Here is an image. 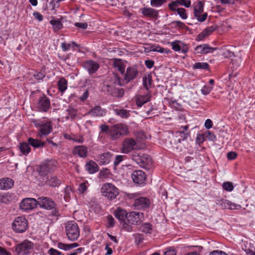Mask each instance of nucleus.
<instances>
[{"mask_svg":"<svg viewBox=\"0 0 255 255\" xmlns=\"http://www.w3.org/2000/svg\"><path fill=\"white\" fill-rule=\"evenodd\" d=\"M54 31H57L63 28V24L59 19H53L50 21Z\"/></svg>","mask_w":255,"mask_h":255,"instance_id":"obj_38","label":"nucleus"},{"mask_svg":"<svg viewBox=\"0 0 255 255\" xmlns=\"http://www.w3.org/2000/svg\"><path fill=\"white\" fill-rule=\"evenodd\" d=\"M193 69L208 70L209 65L206 62H197L193 65Z\"/></svg>","mask_w":255,"mask_h":255,"instance_id":"obj_40","label":"nucleus"},{"mask_svg":"<svg viewBox=\"0 0 255 255\" xmlns=\"http://www.w3.org/2000/svg\"><path fill=\"white\" fill-rule=\"evenodd\" d=\"M79 244L77 243H74L71 244H66L62 243H58L57 247L61 250H64L65 251H70V250L78 247Z\"/></svg>","mask_w":255,"mask_h":255,"instance_id":"obj_29","label":"nucleus"},{"mask_svg":"<svg viewBox=\"0 0 255 255\" xmlns=\"http://www.w3.org/2000/svg\"><path fill=\"white\" fill-rule=\"evenodd\" d=\"M150 96L149 94L145 95H139L137 97L136 103L138 106L141 107L144 104L150 100Z\"/></svg>","mask_w":255,"mask_h":255,"instance_id":"obj_30","label":"nucleus"},{"mask_svg":"<svg viewBox=\"0 0 255 255\" xmlns=\"http://www.w3.org/2000/svg\"><path fill=\"white\" fill-rule=\"evenodd\" d=\"M80 45L76 43L75 42L72 41L70 43H67L66 42H63L61 44V48L63 51H66L69 50L70 48L73 49V50H75V47L77 48H79Z\"/></svg>","mask_w":255,"mask_h":255,"instance_id":"obj_32","label":"nucleus"},{"mask_svg":"<svg viewBox=\"0 0 255 255\" xmlns=\"http://www.w3.org/2000/svg\"><path fill=\"white\" fill-rule=\"evenodd\" d=\"M32 122L38 128V132L40 136L47 135L53 130L52 122L50 121L44 122L34 120Z\"/></svg>","mask_w":255,"mask_h":255,"instance_id":"obj_5","label":"nucleus"},{"mask_svg":"<svg viewBox=\"0 0 255 255\" xmlns=\"http://www.w3.org/2000/svg\"><path fill=\"white\" fill-rule=\"evenodd\" d=\"M179 5L184 6L186 7H189L191 5L190 0H175L172 1L168 4V7L172 11H175L176 7Z\"/></svg>","mask_w":255,"mask_h":255,"instance_id":"obj_20","label":"nucleus"},{"mask_svg":"<svg viewBox=\"0 0 255 255\" xmlns=\"http://www.w3.org/2000/svg\"><path fill=\"white\" fill-rule=\"evenodd\" d=\"M144 219V214L139 212L132 211L127 216V221L129 224L137 225L141 223Z\"/></svg>","mask_w":255,"mask_h":255,"instance_id":"obj_12","label":"nucleus"},{"mask_svg":"<svg viewBox=\"0 0 255 255\" xmlns=\"http://www.w3.org/2000/svg\"><path fill=\"white\" fill-rule=\"evenodd\" d=\"M203 135L211 141H214L216 138V135L212 132L209 130L206 131Z\"/></svg>","mask_w":255,"mask_h":255,"instance_id":"obj_46","label":"nucleus"},{"mask_svg":"<svg viewBox=\"0 0 255 255\" xmlns=\"http://www.w3.org/2000/svg\"><path fill=\"white\" fill-rule=\"evenodd\" d=\"M37 206V201L34 198H27L23 199L19 205L20 209L23 211L31 210Z\"/></svg>","mask_w":255,"mask_h":255,"instance_id":"obj_13","label":"nucleus"},{"mask_svg":"<svg viewBox=\"0 0 255 255\" xmlns=\"http://www.w3.org/2000/svg\"><path fill=\"white\" fill-rule=\"evenodd\" d=\"M33 249V244L26 240L18 244L15 247V252L18 255L29 254Z\"/></svg>","mask_w":255,"mask_h":255,"instance_id":"obj_11","label":"nucleus"},{"mask_svg":"<svg viewBox=\"0 0 255 255\" xmlns=\"http://www.w3.org/2000/svg\"><path fill=\"white\" fill-rule=\"evenodd\" d=\"M234 53L232 52V51H231L230 50H228V49H225L224 50V52L223 53V55L225 57V58H229V57H232L233 56H234Z\"/></svg>","mask_w":255,"mask_h":255,"instance_id":"obj_56","label":"nucleus"},{"mask_svg":"<svg viewBox=\"0 0 255 255\" xmlns=\"http://www.w3.org/2000/svg\"><path fill=\"white\" fill-rule=\"evenodd\" d=\"M213 89L212 86L205 85L201 89V92L203 95H207L210 93Z\"/></svg>","mask_w":255,"mask_h":255,"instance_id":"obj_49","label":"nucleus"},{"mask_svg":"<svg viewBox=\"0 0 255 255\" xmlns=\"http://www.w3.org/2000/svg\"><path fill=\"white\" fill-rule=\"evenodd\" d=\"M229 209L231 210L233 209H240L241 208V205L235 204L234 203H232L230 201H229Z\"/></svg>","mask_w":255,"mask_h":255,"instance_id":"obj_55","label":"nucleus"},{"mask_svg":"<svg viewBox=\"0 0 255 255\" xmlns=\"http://www.w3.org/2000/svg\"><path fill=\"white\" fill-rule=\"evenodd\" d=\"M237 156V154L234 151H230L227 154V158L229 160L235 159Z\"/></svg>","mask_w":255,"mask_h":255,"instance_id":"obj_61","label":"nucleus"},{"mask_svg":"<svg viewBox=\"0 0 255 255\" xmlns=\"http://www.w3.org/2000/svg\"><path fill=\"white\" fill-rule=\"evenodd\" d=\"M150 201L149 199L145 197H139L134 201L133 206L138 210L144 209L149 207Z\"/></svg>","mask_w":255,"mask_h":255,"instance_id":"obj_18","label":"nucleus"},{"mask_svg":"<svg viewBox=\"0 0 255 255\" xmlns=\"http://www.w3.org/2000/svg\"><path fill=\"white\" fill-rule=\"evenodd\" d=\"M176 252L174 249H169L164 252V255H176Z\"/></svg>","mask_w":255,"mask_h":255,"instance_id":"obj_64","label":"nucleus"},{"mask_svg":"<svg viewBox=\"0 0 255 255\" xmlns=\"http://www.w3.org/2000/svg\"><path fill=\"white\" fill-rule=\"evenodd\" d=\"M129 133L128 127L126 124L118 123L110 127L109 138L111 140H116Z\"/></svg>","mask_w":255,"mask_h":255,"instance_id":"obj_2","label":"nucleus"},{"mask_svg":"<svg viewBox=\"0 0 255 255\" xmlns=\"http://www.w3.org/2000/svg\"><path fill=\"white\" fill-rule=\"evenodd\" d=\"M132 159L142 168L148 169L152 164V159L147 154H143L140 155L138 154H133Z\"/></svg>","mask_w":255,"mask_h":255,"instance_id":"obj_7","label":"nucleus"},{"mask_svg":"<svg viewBox=\"0 0 255 255\" xmlns=\"http://www.w3.org/2000/svg\"><path fill=\"white\" fill-rule=\"evenodd\" d=\"M37 201V205L47 210H52L55 207L54 202L50 198L42 196L38 198Z\"/></svg>","mask_w":255,"mask_h":255,"instance_id":"obj_15","label":"nucleus"},{"mask_svg":"<svg viewBox=\"0 0 255 255\" xmlns=\"http://www.w3.org/2000/svg\"><path fill=\"white\" fill-rule=\"evenodd\" d=\"M114 66L122 74L125 72V66L121 59H115L114 61Z\"/></svg>","mask_w":255,"mask_h":255,"instance_id":"obj_33","label":"nucleus"},{"mask_svg":"<svg viewBox=\"0 0 255 255\" xmlns=\"http://www.w3.org/2000/svg\"><path fill=\"white\" fill-rule=\"evenodd\" d=\"M172 23L175 26L181 29H185L186 28L185 24L183 22L179 20L173 21Z\"/></svg>","mask_w":255,"mask_h":255,"instance_id":"obj_52","label":"nucleus"},{"mask_svg":"<svg viewBox=\"0 0 255 255\" xmlns=\"http://www.w3.org/2000/svg\"><path fill=\"white\" fill-rule=\"evenodd\" d=\"M136 144V141L132 138H126L122 144V152L127 154L133 150Z\"/></svg>","mask_w":255,"mask_h":255,"instance_id":"obj_16","label":"nucleus"},{"mask_svg":"<svg viewBox=\"0 0 255 255\" xmlns=\"http://www.w3.org/2000/svg\"><path fill=\"white\" fill-rule=\"evenodd\" d=\"M103 196L110 200H114L119 195V189L113 184L106 183L103 185L101 189Z\"/></svg>","mask_w":255,"mask_h":255,"instance_id":"obj_3","label":"nucleus"},{"mask_svg":"<svg viewBox=\"0 0 255 255\" xmlns=\"http://www.w3.org/2000/svg\"><path fill=\"white\" fill-rule=\"evenodd\" d=\"M65 231L68 239L71 241H76L80 235V231L78 225L74 221L67 222L65 224Z\"/></svg>","mask_w":255,"mask_h":255,"instance_id":"obj_4","label":"nucleus"},{"mask_svg":"<svg viewBox=\"0 0 255 255\" xmlns=\"http://www.w3.org/2000/svg\"><path fill=\"white\" fill-rule=\"evenodd\" d=\"M166 2V0H150V5L153 7H158Z\"/></svg>","mask_w":255,"mask_h":255,"instance_id":"obj_45","label":"nucleus"},{"mask_svg":"<svg viewBox=\"0 0 255 255\" xmlns=\"http://www.w3.org/2000/svg\"><path fill=\"white\" fill-rule=\"evenodd\" d=\"M133 181L136 184L141 185L144 183L146 179L145 173L142 170H135L131 174Z\"/></svg>","mask_w":255,"mask_h":255,"instance_id":"obj_17","label":"nucleus"},{"mask_svg":"<svg viewBox=\"0 0 255 255\" xmlns=\"http://www.w3.org/2000/svg\"><path fill=\"white\" fill-rule=\"evenodd\" d=\"M66 112L67 113V115L66 117V119H69L70 118L71 119H74L77 115V110L74 109L72 107H69L66 110Z\"/></svg>","mask_w":255,"mask_h":255,"instance_id":"obj_41","label":"nucleus"},{"mask_svg":"<svg viewBox=\"0 0 255 255\" xmlns=\"http://www.w3.org/2000/svg\"><path fill=\"white\" fill-rule=\"evenodd\" d=\"M70 139L78 143H83L84 142V138L82 136H74L70 138Z\"/></svg>","mask_w":255,"mask_h":255,"instance_id":"obj_58","label":"nucleus"},{"mask_svg":"<svg viewBox=\"0 0 255 255\" xmlns=\"http://www.w3.org/2000/svg\"><path fill=\"white\" fill-rule=\"evenodd\" d=\"M108 225V228H111L114 226L115 224V220L114 218L111 215L107 217Z\"/></svg>","mask_w":255,"mask_h":255,"instance_id":"obj_51","label":"nucleus"},{"mask_svg":"<svg viewBox=\"0 0 255 255\" xmlns=\"http://www.w3.org/2000/svg\"><path fill=\"white\" fill-rule=\"evenodd\" d=\"M85 167L86 170L90 174L94 173L99 170V167L97 164L92 160L87 162Z\"/></svg>","mask_w":255,"mask_h":255,"instance_id":"obj_28","label":"nucleus"},{"mask_svg":"<svg viewBox=\"0 0 255 255\" xmlns=\"http://www.w3.org/2000/svg\"><path fill=\"white\" fill-rule=\"evenodd\" d=\"M128 214V213H127L126 210L118 208L115 213V216L117 219L122 221L124 220L125 218L127 219Z\"/></svg>","mask_w":255,"mask_h":255,"instance_id":"obj_37","label":"nucleus"},{"mask_svg":"<svg viewBox=\"0 0 255 255\" xmlns=\"http://www.w3.org/2000/svg\"><path fill=\"white\" fill-rule=\"evenodd\" d=\"M74 25L80 28H82L83 29H85L88 27V24L86 22L84 23H80V22H76Z\"/></svg>","mask_w":255,"mask_h":255,"instance_id":"obj_60","label":"nucleus"},{"mask_svg":"<svg viewBox=\"0 0 255 255\" xmlns=\"http://www.w3.org/2000/svg\"><path fill=\"white\" fill-rule=\"evenodd\" d=\"M177 14L180 17L183 19H186L187 18V15L186 13V10L184 8H178L176 7Z\"/></svg>","mask_w":255,"mask_h":255,"instance_id":"obj_43","label":"nucleus"},{"mask_svg":"<svg viewBox=\"0 0 255 255\" xmlns=\"http://www.w3.org/2000/svg\"><path fill=\"white\" fill-rule=\"evenodd\" d=\"M33 15L34 17H35V18H36L39 21H42L43 19V16H42V15L38 12H36V11L34 12Z\"/></svg>","mask_w":255,"mask_h":255,"instance_id":"obj_62","label":"nucleus"},{"mask_svg":"<svg viewBox=\"0 0 255 255\" xmlns=\"http://www.w3.org/2000/svg\"><path fill=\"white\" fill-rule=\"evenodd\" d=\"M122 81L117 74H113L112 77H107L103 83L102 91L105 94L114 97L122 98L124 96L125 91L122 88H117L116 86H121Z\"/></svg>","mask_w":255,"mask_h":255,"instance_id":"obj_1","label":"nucleus"},{"mask_svg":"<svg viewBox=\"0 0 255 255\" xmlns=\"http://www.w3.org/2000/svg\"><path fill=\"white\" fill-rule=\"evenodd\" d=\"M209 255H228L225 252L219 251H213L210 253Z\"/></svg>","mask_w":255,"mask_h":255,"instance_id":"obj_63","label":"nucleus"},{"mask_svg":"<svg viewBox=\"0 0 255 255\" xmlns=\"http://www.w3.org/2000/svg\"><path fill=\"white\" fill-rule=\"evenodd\" d=\"M48 253L49 255H61L62 254L61 252L53 248L50 249L48 251Z\"/></svg>","mask_w":255,"mask_h":255,"instance_id":"obj_57","label":"nucleus"},{"mask_svg":"<svg viewBox=\"0 0 255 255\" xmlns=\"http://www.w3.org/2000/svg\"><path fill=\"white\" fill-rule=\"evenodd\" d=\"M74 155H77L80 157L85 158L87 156L88 150L84 145L76 146L73 151Z\"/></svg>","mask_w":255,"mask_h":255,"instance_id":"obj_24","label":"nucleus"},{"mask_svg":"<svg viewBox=\"0 0 255 255\" xmlns=\"http://www.w3.org/2000/svg\"><path fill=\"white\" fill-rule=\"evenodd\" d=\"M140 231L145 233H150L152 231V225L149 223H144L139 228Z\"/></svg>","mask_w":255,"mask_h":255,"instance_id":"obj_42","label":"nucleus"},{"mask_svg":"<svg viewBox=\"0 0 255 255\" xmlns=\"http://www.w3.org/2000/svg\"><path fill=\"white\" fill-rule=\"evenodd\" d=\"M223 188L227 191H232L234 189L233 183L231 182H226L222 184Z\"/></svg>","mask_w":255,"mask_h":255,"instance_id":"obj_47","label":"nucleus"},{"mask_svg":"<svg viewBox=\"0 0 255 255\" xmlns=\"http://www.w3.org/2000/svg\"><path fill=\"white\" fill-rule=\"evenodd\" d=\"M36 108L41 112H47L50 108V101L45 95L40 97L37 103Z\"/></svg>","mask_w":255,"mask_h":255,"instance_id":"obj_14","label":"nucleus"},{"mask_svg":"<svg viewBox=\"0 0 255 255\" xmlns=\"http://www.w3.org/2000/svg\"><path fill=\"white\" fill-rule=\"evenodd\" d=\"M152 80L150 78H143V85L146 90L148 89L151 85Z\"/></svg>","mask_w":255,"mask_h":255,"instance_id":"obj_48","label":"nucleus"},{"mask_svg":"<svg viewBox=\"0 0 255 255\" xmlns=\"http://www.w3.org/2000/svg\"><path fill=\"white\" fill-rule=\"evenodd\" d=\"M55 167L54 162L52 160H46L39 166L37 171L40 176H46L54 170Z\"/></svg>","mask_w":255,"mask_h":255,"instance_id":"obj_10","label":"nucleus"},{"mask_svg":"<svg viewBox=\"0 0 255 255\" xmlns=\"http://www.w3.org/2000/svg\"><path fill=\"white\" fill-rule=\"evenodd\" d=\"M87 190V186L85 182L80 184L78 191L80 193H83Z\"/></svg>","mask_w":255,"mask_h":255,"instance_id":"obj_59","label":"nucleus"},{"mask_svg":"<svg viewBox=\"0 0 255 255\" xmlns=\"http://www.w3.org/2000/svg\"><path fill=\"white\" fill-rule=\"evenodd\" d=\"M189 126L186 125L181 127L180 130L174 132L173 135V142L174 144L181 143L190 136V133L187 132Z\"/></svg>","mask_w":255,"mask_h":255,"instance_id":"obj_8","label":"nucleus"},{"mask_svg":"<svg viewBox=\"0 0 255 255\" xmlns=\"http://www.w3.org/2000/svg\"><path fill=\"white\" fill-rule=\"evenodd\" d=\"M217 48L210 47L209 45L206 44L197 46L195 48V50L197 52V53L202 54L212 53Z\"/></svg>","mask_w":255,"mask_h":255,"instance_id":"obj_25","label":"nucleus"},{"mask_svg":"<svg viewBox=\"0 0 255 255\" xmlns=\"http://www.w3.org/2000/svg\"><path fill=\"white\" fill-rule=\"evenodd\" d=\"M13 181L9 178H2L0 179V189L7 190L13 186Z\"/></svg>","mask_w":255,"mask_h":255,"instance_id":"obj_26","label":"nucleus"},{"mask_svg":"<svg viewBox=\"0 0 255 255\" xmlns=\"http://www.w3.org/2000/svg\"><path fill=\"white\" fill-rule=\"evenodd\" d=\"M47 184L53 187H58L61 184V181L56 176H51L47 180Z\"/></svg>","mask_w":255,"mask_h":255,"instance_id":"obj_36","label":"nucleus"},{"mask_svg":"<svg viewBox=\"0 0 255 255\" xmlns=\"http://www.w3.org/2000/svg\"><path fill=\"white\" fill-rule=\"evenodd\" d=\"M28 227V222L23 216L16 217L12 224V228L17 233H22L26 231Z\"/></svg>","mask_w":255,"mask_h":255,"instance_id":"obj_6","label":"nucleus"},{"mask_svg":"<svg viewBox=\"0 0 255 255\" xmlns=\"http://www.w3.org/2000/svg\"><path fill=\"white\" fill-rule=\"evenodd\" d=\"M138 71L135 67H128L127 68L126 72L124 75V80L127 83L129 82L137 77Z\"/></svg>","mask_w":255,"mask_h":255,"instance_id":"obj_19","label":"nucleus"},{"mask_svg":"<svg viewBox=\"0 0 255 255\" xmlns=\"http://www.w3.org/2000/svg\"><path fill=\"white\" fill-rule=\"evenodd\" d=\"M114 112L117 115L123 119H127L130 116L129 111L124 109H114Z\"/></svg>","mask_w":255,"mask_h":255,"instance_id":"obj_35","label":"nucleus"},{"mask_svg":"<svg viewBox=\"0 0 255 255\" xmlns=\"http://www.w3.org/2000/svg\"><path fill=\"white\" fill-rule=\"evenodd\" d=\"M27 142L29 145L34 148L42 147L44 146V143L43 141L31 137L28 139Z\"/></svg>","mask_w":255,"mask_h":255,"instance_id":"obj_31","label":"nucleus"},{"mask_svg":"<svg viewBox=\"0 0 255 255\" xmlns=\"http://www.w3.org/2000/svg\"><path fill=\"white\" fill-rule=\"evenodd\" d=\"M182 42L179 41H175L171 43L172 48L175 51H179L181 49Z\"/></svg>","mask_w":255,"mask_h":255,"instance_id":"obj_44","label":"nucleus"},{"mask_svg":"<svg viewBox=\"0 0 255 255\" xmlns=\"http://www.w3.org/2000/svg\"><path fill=\"white\" fill-rule=\"evenodd\" d=\"M19 149L22 154L24 155H27L31 150L29 143L26 142L20 143L19 145Z\"/></svg>","mask_w":255,"mask_h":255,"instance_id":"obj_34","label":"nucleus"},{"mask_svg":"<svg viewBox=\"0 0 255 255\" xmlns=\"http://www.w3.org/2000/svg\"><path fill=\"white\" fill-rule=\"evenodd\" d=\"M106 110L101 108L99 106H95L88 113L89 115L92 116L102 117L106 115Z\"/></svg>","mask_w":255,"mask_h":255,"instance_id":"obj_27","label":"nucleus"},{"mask_svg":"<svg viewBox=\"0 0 255 255\" xmlns=\"http://www.w3.org/2000/svg\"><path fill=\"white\" fill-rule=\"evenodd\" d=\"M123 229L127 232H131L132 231V226L128 224L125 221L122 223Z\"/></svg>","mask_w":255,"mask_h":255,"instance_id":"obj_54","label":"nucleus"},{"mask_svg":"<svg viewBox=\"0 0 255 255\" xmlns=\"http://www.w3.org/2000/svg\"><path fill=\"white\" fill-rule=\"evenodd\" d=\"M112 155L109 152H105L98 155L96 160L101 165L107 164L110 162Z\"/></svg>","mask_w":255,"mask_h":255,"instance_id":"obj_23","label":"nucleus"},{"mask_svg":"<svg viewBox=\"0 0 255 255\" xmlns=\"http://www.w3.org/2000/svg\"><path fill=\"white\" fill-rule=\"evenodd\" d=\"M45 76V74L43 72H38L33 75V77L38 82L42 80Z\"/></svg>","mask_w":255,"mask_h":255,"instance_id":"obj_53","label":"nucleus"},{"mask_svg":"<svg viewBox=\"0 0 255 255\" xmlns=\"http://www.w3.org/2000/svg\"><path fill=\"white\" fill-rule=\"evenodd\" d=\"M59 90L63 93L67 88V81L64 78H61L57 83Z\"/></svg>","mask_w":255,"mask_h":255,"instance_id":"obj_39","label":"nucleus"},{"mask_svg":"<svg viewBox=\"0 0 255 255\" xmlns=\"http://www.w3.org/2000/svg\"><path fill=\"white\" fill-rule=\"evenodd\" d=\"M217 28L216 25H212L207 27L203 31L208 36L210 35Z\"/></svg>","mask_w":255,"mask_h":255,"instance_id":"obj_50","label":"nucleus"},{"mask_svg":"<svg viewBox=\"0 0 255 255\" xmlns=\"http://www.w3.org/2000/svg\"><path fill=\"white\" fill-rule=\"evenodd\" d=\"M203 11L204 3L201 1H199L194 8V15L199 22H204L207 19L208 13L207 12L203 13Z\"/></svg>","mask_w":255,"mask_h":255,"instance_id":"obj_9","label":"nucleus"},{"mask_svg":"<svg viewBox=\"0 0 255 255\" xmlns=\"http://www.w3.org/2000/svg\"><path fill=\"white\" fill-rule=\"evenodd\" d=\"M141 13L145 17L156 19L158 11L151 7H143L140 9Z\"/></svg>","mask_w":255,"mask_h":255,"instance_id":"obj_22","label":"nucleus"},{"mask_svg":"<svg viewBox=\"0 0 255 255\" xmlns=\"http://www.w3.org/2000/svg\"><path fill=\"white\" fill-rule=\"evenodd\" d=\"M84 67L90 74L95 73L99 68V64L93 60H88L84 63Z\"/></svg>","mask_w":255,"mask_h":255,"instance_id":"obj_21","label":"nucleus"}]
</instances>
